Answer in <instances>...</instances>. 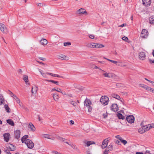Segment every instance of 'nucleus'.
<instances>
[{"instance_id": "f257e3e1", "label": "nucleus", "mask_w": 154, "mask_h": 154, "mask_svg": "<svg viewBox=\"0 0 154 154\" xmlns=\"http://www.w3.org/2000/svg\"><path fill=\"white\" fill-rule=\"evenodd\" d=\"M91 101L88 99H86L84 102V105L88 107V111L89 112L92 110V107L91 106Z\"/></svg>"}, {"instance_id": "f03ea898", "label": "nucleus", "mask_w": 154, "mask_h": 154, "mask_svg": "<svg viewBox=\"0 0 154 154\" xmlns=\"http://www.w3.org/2000/svg\"><path fill=\"white\" fill-rule=\"evenodd\" d=\"M109 100L108 97L105 96H102L100 100V102L104 105H106L108 104Z\"/></svg>"}, {"instance_id": "7ed1b4c3", "label": "nucleus", "mask_w": 154, "mask_h": 154, "mask_svg": "<svg viewBox=\"0 0 154 154\" xmlns=\"http://www.w3.org/2000/svg\"><path fill=\"white\" fill-rule=\"evenodd\" d=\"M25 143L27 145L28 147L30 149H32L34 145L32 141L29 139H27L25 142Z\"/></svg>"}, {"instance_id": "20e7f679", "label": "nucleus", "mask_w": 154, "mask_h": 154, "mask_svg": "<svg viewBox=\"0 0 154 154\" xmlns=\"http://www.w3.org/2000/svg\"><path fill=\"white\" fill-rule=\"evenodd\" d=\"M0 30L3 33H7L8 32L6 27L4 24L2 23H0Z\"/></svg>"}, {"instance_id": "39448f33", "label": "nucleus", "mask_w": 154, "mask_h": 154, "mask_svg": "<svg viewBox=\"0 0 154 154\" xmlns=\"http://www.w3.org/2000/svg\"><path fill=\"white\" fill-rule=\"evenodd\" d=\"M126 120L128 122L132 123L134 122V118L133 115H129L126 117Z\"/></svg>"}, {"instance_id": "423d86ee", "label": "nucleus", "mask_w": 154, "mask_h": 154, "mask_svg": "<svg viewBox=\"0 0 154 154\" xmlns=\"http://www.w3.org/2000/svg\"><path fill=\"white\" fill-rule=\"evenodd\" d=\"M146 55L145 53L144 52H141L139 53V59L141 60H144L146 59Z\"/></svg>"}, {"instance_id": "0eeeda50", "label": "nucleus", "mask_w": 154, "mask_h": 154, "mask_svg": "<svg viewBox=\"0 0 154 154\" xmlns=\"http://www.w3.org/2000/svg\"><path fill=\"white\" fill-rule=\"evenodd\" d=\"M58 58L63 60H67L69 59L68 57L63 54H60L58 55Z\"/></svg>"}, {"instance_id": "6e6552de", "label": "nucleus", "mask_w": 154, "mask_h": 154, "mask_svg": "<svg viewBox=\"0 0 154 154\" xmlns=\"http://www.w3.org/2000/svg\"><path fill=\"white\" fill-rule=\"evenodd\" d=\"M111 109L114 111L116 112L118 110V106L116 104H113L111 106Z\"/></svg>"}, {"instance_id": "1a4fd4ad", "label": "nucleus", "mask_w": 154, "mask_h": 154, "mask_svg": "<svg viewBox=\"0 0 154 154\" xmlns=\"http://www.w3.org/2000/svg\"><path fill=\"white\" fill-rule=\"evenodd\" d=\"M147 31L146 29H143L141 33V36L143 38H145L148 35Z\"/></svg>"}, {"instance_id": "9d476101", "label": "nucleus", "mask_w": 154, "mask_h": 154, "mask_svg": "<svg viewBox=\"0 0 154 154\" xmlns=\"http://www.w3.org/2000/svg\"><path fill=\"white\" fill-rule=\"evenodd\" d=\"M10 134L9 133H5L3 134L4 140L6 142H8L9 141Z\"/></svg>"}, {"instance_id": "9b49d317", "label": "nucleus", "mask_w": 154, "mask_h": 154, "mask_svg": "<svg viewBox=\"0 0 154 154\" xmlns=\"http://www.w3.org/2000/svg\"><path fill=\"white\" fill-rule=\"evenodd\" d=\"M28 128L30 129V130L32 132L34 131L35 130V128L32 123H29L27 126Z\"/></svg>"}, {"instance_id": "f8f14e48", "label": "nucleus", "mask_w": 154, "mask_h": 154, "mask_svg": "<svg viewBox=\"0 0 154 154\" xmlns=\"http://www.w3.org/2000/svg\"><path fill=\"white\" fill-rule=\"evenodd\" d=\"M20 131L19 130H17L14 131V136L15 138L18 139L20 137Z\"/></svg>"}, {"instance_id": "ddd939ff", "label": "nucleus", "mask_w": 154, "mask_h": 154, "mask_svg": "<svg viewBox=\"0 0 154 154\" xmlns=\"http://www.w3.org/2000/svg\"><path fill=\"white\" fill-rule=\"evenodd\" d=\"M38 90V87L35 85H34V86H32V88L31 92L32 94H36Z\"/></svg>"}, {"instance_id": "4468645a", "label": "nucleus", "mask_w": 154, "mask_h": 154, "mask_svg": "<svg viewBox=\"0 0 154 154\" xmlns=\"http://www.w3.org/2000/svg\"><path fill=\"white\" fill-rule=\"evenodd\" d=\"M77 13L78 14H87V13L86 11V10L84 8H81L79 10H78Z\"/></svg>"}, {"instance_id": "2eb2a0df", "label": "nucleus", "mask_w": 154, "mask_h": 154, "mask_svg": "<svg viewBox=\"0 0 154 154\" xmlns=\"http://www.w3.org/2000/svg\"><path fill=\"white\" fill-rule=\"evenodd\" d=\"M143 4L146 6L150 5L151 3V0H142Z\"/></svg>"}, {"instance_id": "dca6fc26", "label": "nucleus", "mask_w": 154, "mask_h": 154, "mask_svg": "<svg viewBox=\"0 0 154 154\" xmlns=\"http://www.w3.org/2000/svg\"><path fill=\"white\" fill-rule=\"evenodd\" d=\"M103 75L106 77L108 78H112L113 76L114 75L111 73H108L106 72H105L103 74Z\"/></svg>"}, {"instance_id": "f3484780", "label": "nucleus", "mask_w": 154, "mask_h": 154, "mask_svg": "<svg viewBox=\"0 0 154 154\" xmlns=\"http://www.w3.org/2000/svg\"><path fill=\"white\" fill-rule=\"evenodd\" d=\"M23 79L25 81L26 84L29 85L30 84L29 82L28 76L26 75H24L23 76Z\"/></svg>"}, {"instance_id": "a211bd4d", "label": "nucleus", "mask_w": 154, "mask_h": 154, "mask_svg": "<svg viewBox=\"0 0 154 154\" xmlns=\"http://www.w3.org/2000/svg\"><path fill=\"white\" fill-rule=\"evenodd\" d=\"M43 137L45 138L49 139H50L54 140H55V137H52L51 135L48 134H44L43 135Z\"/></svg>"}, {"instance_id": "6ab92c4d", "label": "nucleus", "mask_w": 154, "mask_h": 154, "mask_svg": "<svg viewBox=\"0 0 154 154\" xmlns=\"http://www.w3.org/2000/svg\"><path fill=\"white\" fill-rule=\"evenodd\" d=\"M40 43L43 45H45L48 43V41L45 39H42L40 41Z\"/></svg>"}, {"instance_id": "aec40b11", "label": "nucleus", "mask_w": 154, "mask_h": 154, "mask_svg": "<svg viewBox=\"0 0 154 154\" xmlns=\"http://www.w3.org/2000/svg\"><path fill=\"white\" fill-rule=\"evenodd\" d=\"M139 85L140 87L143 88L147 90H149L150 88V87L147 86L146 85L141 84H139Z\"/></svg>"}, {"instance_id": "412c9836", "label": "nucleus", "mask_w": 154, "mask_h": 154, "mask_svg": "<svg viewBox=\"0 0 154 154\" xmlns=\"http://www.w3.org/2000/svg\"><path fill=\"white\" fill-rule=\"evenodd\" d=\"M6 121L7 123L12 126H14V123L13 121H12L11 119H7V120Z\"/></svg>"}, {"instance_id": "4be33fe9", "label": "nucleus", "mask_w": 154, "mask_h": 154, "mask_svg": "<svg viewBox=\"0 0 154 154\" xmlns=\"http://www.w3.org/2000/svg\"><path fill=\"white\" fill-rule=\"evenodd\" d=\"M28 137V135H25L23 136L21 139V141L23 143L26 141V140H27V138Z\"/></svg>"}, {"instance_id": "5701e85b", "label": "nucleus", "mask_w": 154, "mask_h": 154, "mask_svg": "<svg viewBox=\"0 0 154 154\" xmlns=\"http://www.w3.org/2000/svg\"><path fill=\"white\" fill-rule=\"evenodd\" d=\"M111 96L113 98H116L118 100L120 99V97L119 95L116 94H112Z\"/></svg>"}, {"instance_id": "b1692460", "label": "nucleus", "mask_w": 154, "mask_h": 154, "mask_svg": "<svg viewBox=\"0 0 154 154\" xmlns=\"http://www.w3.org/2000/svg\"><path fill=\"white\" fill-rule=\"evenodd\" d=\"M138 131L139 133L142 134L145 132V131L144 130V129L143 128V126L142 128H140L139 129Z\"/></svg>"}, {"instance_id": "393cba45", "label": "nucleus", "mask_w": 154, "mask_h": 154, "mask_svg": "<svg viewBox=\"0 0 154 154\" xmlns=\"http://www.w3.org/2000/svg\"><path fill=\"white\" fill-rule=\"evenodd\" d=\"M149 22L151 24L154 23V16H152L149 18Z\"/></svg>"}, {"instance_id": "a878e982", "label": "nucleus", "mask_w": 154, "mask_h": 154, "mask_svg": "<svg viewBox=\"0 0 154 154\" xmlns=\"http://www.w3.org/2000/svg\"><path fill=\"white\" fill-rule=\"evenodd\" d=\"M53 95L54 100L55 101H57L59 98L58 95L57 94H54Z\"/></svg>"}, {"instance_id": "bb28decb", "label": "nucleus", "mask_w": 154, "mask_h": 154, "mask_svg": "<svg viewBox=\"0 0 154 154\" xmlns=\"http://www.w3.org/2000/svg\"><path fill=\"white\" fill-rule=\"evenodd\" d=\"M4 102V99L2 95L0 94V105H2Z\"/></svg>"}, {"instance_id": "cd10ccee", "label": "nucleus", "mask_w": 154, "mask_h": 154, "mask_svg": "<svg viewBox=\"0 0 154 154\" xmlns=\"http://www.w3.org/2000/svg\"><path fill=\"white\" fill-rule=\"evenodd\" d=\"M95 144V143L94 141H88L86 143V146H88L91 144Z\"/></svg>"}, {"instance_id": "c85d7f7f", "label": "nucleus", "mask_w": 154, "mask_h": 154, "mask_svg": "<svg viewBox=\"0 0 154 154\" xmlns=\"http://www.w3.org/2000/svg\"><path fill=\"white\" fill-rule=\"evenodd\" d=\"M69 145L71 146L73 149H76L78 151H79V150L78 149L75 145H73L72 143H69Z\"/></svg>"}, {"instance_id": "c756f323", "label": "nucleus", "mask_w": 154, "mask_h": 154, "mask_svg": "<svg viewBox=\"0 0 154 154\" xmlns=\"http://www.w3.org/2000/svg\"><path fill=\"white\" fill-rule=\"evenodd\" d=\"M143 126L144 129V130L145 131V132L149 130L151 128L149 125H148Z\"/></svg>"}, {"instance_id": "7c9ffc66", "label": "nucleus", "mask_w": 154, "mask_h": 154, "mask_svg": "<svg viewBox=\"0 0 154 154\" xmlns=\"http://www.w3.org/2000/svg\"><path fill=\"white\" fill-rule=\"evenodd\" d=\"M4 107L5 109V110H6V112L8 113H9L10 112V109L8 106V105L7 104H5L4 105Z\"/></svg>"}, {"instance_id": "2f4dec72", "label": "nucleus", "mask_w": 154, "mask_h": 154, "mask_svg": "<svg viewBox=\"0 0 154 154\" xmlns=\"http://www.w3.org/2000/svg\"><path fill=\"white\" fill-rule=\"evenodd\" d=\"M117 116L118 118L119 119H122L123 120L125 119V116H123L122 115L121 113H118L117 115Z\"/></svg>"}, {"instance_id": "473e14b6", "label": "nucleus", "mask_w": 154, "mask_h": 154, "mask_svg": "<svg viewBox=\"0 0 154 154\" xmlns=\"http://www.w3.org/2000/svg\"><path fill=\"white\" fill-rule=\"evenodd\" d=\"M104 46L101 44L97 43V48H101L104 47Z\"/></svg>"}, {"instance_id": "72a5a7b5", "label": "nucleus", "mask_w": 154, "mask_h": 154, "mask_svg": "<svg viewBox=\"0 0 154 154\" xmlns=\"http://www.w3.org/2000/svg\"><path fill=\"white\" fill-rule=\"evenodd\" d=\"M15 148V146L12 144H10L9 146V148L11 151H14Z\"/></svg>"}, {"instance_id": "f704fd0d", "label": "nucleus", "mask_w": 154, "mask_h": 154, "mask_svg": "<svg viewBox=\"0 0 154 154\" xmlns=\"http://www.w3.org/2000/svg\"><path fill=\"white\" fill-rule=\"evenodd\" d=\"M109 140L108 138L105 139L102 142V144H107L108 143Z\"/></svg>"}, {"instance_id": "c9c22d12", "label": "nucleus", "mask_w": 154, "mask_h": 154, "mask_svg": "<svg viewBox=\"0 0 154 154\" xmlns=\"http://www.w3.org/2000/svg\"><path fill=\"white\" fill-rule=\"evenodd\" d=\"M107 150L109 151H112L113 149V147L112 145H110L108 146Z\"/></svg>"}, {"instance_id": "e433bc0d", "label": "nucleus", "mask_w": 154, "mask_h": 154, "mask_svg": "<svg viewBox=\"0 0 154 154\" xmlns=\"http://www.w3.org/2000/svg\"><path fill=\"white\" fill-rule=\"evenodd\" d=\"M104 59H105L108 60L109 61H110V62H112L113 63H114V64H116L117 63V61H114V60H110V59L106 58L105 57H104Z\"/></svg>"}, {"instance_id": "4c0bfd02", "label": "nucleus", "mask_w": 154, "mask_h": 154, "mask_svg": "<svg viewBox=\"0 0 154 154\" xmlns=\"http://www.w3.org/2000/svg\"><path fill=\"white\" fill-rule=\"evenodd\" d=\"M92 43H88L86 44V47L88 48H92Z\"/></svg>"}, {"instance_id": "58836bf2", "label": "nucleus", "mask_w": 154, "mask_h": 154, "mask_svg": "<svg viewBox=\"0 0 154 154\" xmlns=\"http://www.w3.org/2000/svg\"><path fill=\"white\" fill-rule=\"evenodd\" d=\"M63 45L64 46H66L68 45H71V43L70 42H64Z\"/></svg>"}, {"instance_id": "ea45409f", "label": "nucleus", "mask_w": 154, "mask_h": 154, "mask_svg": "<svg viewBox=\"0 0 154 154\" xmlns=\"http://www.w3.org/2000/svg\"><path fill=\"white\" fill-rule=\"evenodd\" d=\"M121 141L124 145H125L127 143V142L126 140H123L122 139L121 140Z\"/></svg>"}, {"instance_id": "a19ab883", "label": "nucleus", "mask_w": 154, "mask_h": 154, "mask_svg": "<svg viewBox=\"0 0 154 154\" xmlns=\"http://www.w3.org/2000/svg\"><path fill=\"white\" fill-rule=\"evenodd\" d=\"M56 138L58 140H60V141H62V139L63 138L62 137H60L59 136H56Z\"/></svg>"}, {"instance_id": "79ce46f5", "label": "nucleus", "mask_w": 154, "mask_h": 154, "mask_svg": "<svg viewBox=\"0 0 154 154\" xmlns=\"http://www.w3.org/2000/svg\"><path fill=\"white\" fill-rule=\"evenodd\" d=\"M122 39L123 40L126 42H127L128 41V38L127 37H125V36L123 37L122 38Z\"/></svg>"}, {"instance_id": "37998d69", "label": "nucleus", "mask_w": 154, "mask_h": 154, "mask_svg": "<svg viewBox=\"0 0 154 154\" xmlns=\"http://www.w3.org/2000/svg\"><path fill=\"white\" fill-rule=\"evenodd\" d=\"M115 137L119 140L120 141L122 139V138L120 135H118L115 136Z\"/></svg>"}, {"instance_id": "c03bdc74", "label": "nucleus", "mask_w": 154, "mask_h": 154, "mask_svg": "<svg viewBox=\"0 0 154 154\" xmlns=\"http://www.w3.org/2000/svg\"><path fill=\"white\" fill-rule=\"evenodd\" d=\"M92 48H97V43H92Z\"/></svg>"}, {"instance_id": "a18cd8bd", "label": "nucleus", "mask_w": 154, "mask_h": 154, "mask_svg": "<svg viewBox=\"0 0 154 154\" xmlns=\"http://www.w3.org/2000/svg\"><path fill=\"white\" fill-rule=\"evenodd\" d=\"M45 81H48V82H51L54 83L55 84V82H56L55 81H54V80H52L46 79V80H45Z\"/></svg>"}, {"instance_id": "49530a36", "label": "nucleus", "mask_w": 154, "mask_h": 154, "mask_svg": "<svg viewBox=\"0 0 154 154\" xmlns=\"http://www.w3.org/2000/svg\"><path fill=\"white\" fill-rule=\"evenodd\" d=\"M70 103L74 106H75L76 104V103L73 101H71L70 102Z\"/></svg>"}, {"instance_id": "de8ad7c7", "label": "nucleus", "mask_w": 154, "mask_h": 154, "mask_svg": "<svg viewBox=\"0 0 154 154\" xmlns=\"http://www.w3.org/2000/svg\"><path fill=\"white\" fill-rule=\"evenodd\" d=\"M15 100L16 101L17 103L18 104H20V101L19 100V99L17 97L15 99ZM21 106V105L19 104Z\"/></svg>"}, {"instance_id": "09e8293b", "label": "nucleus", "mask_w": 154, "mask_h": 154, "mask_svg": "<svg viewBox=\"0 0 154 154\" xmlns=\"http://www.w3.org/2000/svg\"><path fill=\"white\" fill-rule=\"evenodd\" d=\"M107 146V144H102L101 145V147L103 149H104L106 148Z\"/></svg>"}, {"instance_id": "8fccbe9b", "label": "nucleus", "mask_w": 154, "mask_h": 154, "mask_svg": "<svg viewBox=\"0 0 154 154\" xmlns=\"http://www.w3.org/2000/svg\"><path fill=\"white\" fill-rule=\"evenodd\" d=\"M47 73H48V72H47L46 73H44V74H43V75L42 76L45 78H48V77L47 76V75H48V74Z\"/></svg>"}, {"instance_id": "3c124183", "label": "nucleus", "mask_w": 154, "mask_h": 154, "mask_svg": "<svg viewBox=\"0 0 154 154\" xmlns=\"http://www.w3.org/2000/svg\"><path fill=\"white\" fill-rule=\"evenodd\" d=\"M62 141L64 142L65 143H66L68 145L69 144V143L68 142H66V139L64 138H63Z\"/></svg>"}, {"instance_id": "603ef678", "label": "nucleus", "mask_w": 154, "mask_h": 154, "mask_svg": "<svg viewBox=\"0 0 154 154\" xmlns=\"http://www.w3.org/2000/svg\"><path fill=\"white\" fill-rule=\"evenodd\" d=\"M48 74L50 75L53 77H56V74H54L51 73H47Z\"/></svg>"}, {"instance_id": "864d4df0", "label": "nucleus", "mask_w": 154, "mask_h": 154, "mask_svg": "<svg viewBox=\"0 0 154 154\" xmlns=\"http://www.w3.org/2000/svg\"><path fill=\"white\" fill-rule=\"evenodd\" d=\"M115 142L117 144L119 145H121V143L118 140H116L115 141Z\"/></svg>"}, {"instance_id": "5fc2aeb1", "label": "nucleus", "mask_w": 154, "mask_h": 154, "mask_svg": "<svg viewBox=\"0 0 154 154\" xmlns=\"http://www.w3.org/2000/svg\"><path fill=\"white\" fill-rule=\"evenodd\" d=\"M108 150H107V149H106L104 151L103 154H108Z\"/></svg>"}, {"instance_id": "6e6d98bb", "label": "nucleus", "mask_w": 154, "mask_h": 154, "mask_svg": "<svg viewBox=\"0 0 154 154\" xmlns=\"http://www.w3.org/2000/svg\"><path fill=\"white\" fill-rule=\"evenodd\" d=\"M38 58L40 60H43V61H45L46 60V59L45 58H44V57H38Z\"/></svg>"}, {"instance_id": "4d7b16f0", "label": "nucleus", "mask_w": 154, "mask_h": 154, "mask_svg": "<svg viewBox=\"0 0 154 154\" xmlns=\"http://www.w3.org/2000/svg\"><path fill=\"white\" fill-rule=\"evenodd\" d=\"M89 37L91 39H94V36L92 35H90L89 36Z\"/></svg>"}, {"instance_id": "13d9d810", "label": "nucleus", "mask_w": 154, "mask_h": 154, "mask_svg": "<svg viewBox=\"0 0 154 154\" xmlns=\"http://www.w3.org/2000/svg\"><path fill=\"white\" fill-rule=\"evenodd\" d=\"M39 71L42 75H43V74H44V73H45L43 72L42 70L40 69H39Z\"/></svg>"}, {"instance_id": "bf43d9fd", "label": "nucleus", "mask_w": 154, "mask_h": 154, "mask_svg": "<svg viewBox=\"0 0 154 154\" xmlns=\"http://www.w3.org/2000/svg\"><path fill=\"white\" fill-rule=\"evenodd\" d=\"M149 125L150 128H154V124L152 123L150 125Z\"/></svg>"}, {"instance_id": "052dcab7", "label": "nucleus", "mask_w": 154, "mask_h": 154, "mask_svg": "<svg viewBox=\"0 0 154 154\" xmlns=\"http://www.w3.org/2000/svg\"><path fill=\"white\" fill-rule=\"evenodd\" d=\"M5 152L6 154H11L8 150H6Z\"/></svg>"}, {"instance_id": "680f3d73", "label": "nucleus", "mask_w": 154, "mask_h": 154, "mask_svg": "<svg viewBox=\"0 0 154 154\" xmlns=\"http://www.w3.org/2000/svg\"><path fill=\"white\" fill-rule=\"evenodd\" d=\"M37 6H42L43 5L41 3H38L37 4Z\"/></svg>"}, {"instance_id": "e2e57ef3", "label": "nucleus", "mask_w": 154, "mask_h": 154, "mask_svg": "<svg viewBox=\"0 0 154 154\" xmlns=\"http://www.w3.org/2000/svg\"><path fill=\"white\" fill-rule=\"evenodd\" d=\"M70 125H73L74 124V122L73 121L70 120Z\"/></svg>"}, {"instance_id": "0e129e2a", "label": "nucleus", "mask_w": 154, "mask_h": 154, "mask_svg": "<svg viewBox=\"0 0 154 154\" xmlns=\"http://www.w3.org/2000/svg\"><path fill=\"white\" fill-rule=\"evenodd\" d=\"M11 97H12L14 98L15 100L17 98V96L14 94L12 96H11Z\"/></svg>"}, {"instance_id": "69168bd1", "label": "nucleus", "mask_w": 154, "mask_h": 154, "mask_svg": "<svg viewBox=\"0 0 154 154\" xmlns=\"http://www.w3.org/2000/svg\"><path fill=\"white\" fill-rule=\"evenodd\" d=\"M53 152L55 154H61L60 153L58 152L57 151H53Z\"/></svg>"}, {"instance_id": "338daca9", "label": "nucleus", "mask_w": 154, "mask_h": 154, "mask_svg": "<svg viewBox=\"0 0 154 154\" xmlns=\"http://www.w3.org/2000/svg\"><path fill=\"white\" fill-rule=\"evenodd\" d=\"M153 93H154V89L152 88H150L149 89Z\"/></svg>"}, {"instance_id": "774afa93", "label": "nucleus", "mask_w": 154, "mask_h": 154, "mask_svg": "<svg viewBox=\"0 0 154 154\" xmlns=\"http://www.w3.org/2000/svg\"><path fill=\"white\" fill-rule=\"evenodd\" d=\"M149 61L150 63H154V60H152L151 59H149Z\"/></svg>"}]
</instances>
